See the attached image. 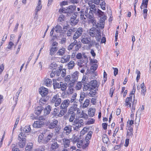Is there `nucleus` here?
<instances>
[{"label": "nucleus", "instance_id": "obj_1", "mask_svg": "<svg viewBox=\"0 0 151 151\" xmlns=\"http://www.w3.org/2000/svg\"><path fill=\"white\" fill-rule=\"evenodd\" d=\"M39 91L42 96L40 100L39 103L40 105L42 106L46 103L49 99V97L47 96L48 91V89L42 86L39 89Z\"/></svg>", "mask_w": 151, "mask_h": 151}, {"label": "nucleus", "instance_id": "obj_2", "mask_svg": "<svg viewBox=\"0 0 151 151\" xmlns=\"http://www.w3.org/2000/svg\"><path fill=\"white\" fill-rule=\"evenodd\" d=\"M76 9V6L73 4L70 5L66 8L62 7L59 9V12L60 14H66L67 16H69L74 12Z\"/></svg>", "mask_w": 151, "mask_h": 151}, {"label": "nucleus", "instance_id": "obj_3", "mask_svg": "<svg viewBox=\"0 0 151 151\" xmlns=\"http://www.w3.org/2000/svg\"><path fill=\"white\" fill-rule=\"evenodd\" d=\"M88 33L91 37H95L97 41H100L101 39V35L100 30L93 27L89 30Z\"/></svg>", "mask_w": 151, "mask_h": 151}, {"label": "nucleus", "instance_id": "obj_4", "mask_svg": "<svg viewBox=\"0 0 151 151\" xmlns=\"http://www.w3.org/2000/svg\"><path fill=\"white\" fill-rule=\"evenodd\" d=\"M45 118L43 116H40L37 121L34 122L33 124L34 128H40L43 127L45 124Z\"/></svg>", "mask_w": 151, "mask_h": 151}, {"label": "nucleus", "instance_id": "obj_5", "mask_svg": "<svg viewBox=\"0 0 151 151\" xmlns=\"http://www.w3.org/2000/svg\"><path fill=\"white\" fill-rule=\"evenodd\" d=\"M61 102V99L59 96L58 94H56L54 95L51 100V102L55 103V106L56 107L59 106Z\"/></svg>", "mask_w": 151, "mask_h": 151}, {"label": "nucleus", "instance_id": "obj_6", "mask_svg": "<svg viewBox=\"0 0 151 151\" xmlns=\"http://www.w3.org/2000/svg\"><path fill=\"white\" fill-rule=\"evenodd\" d=\"M85 141L84 139H81V138L79 140L77 143V145L78 148H84L87 147L89 144L88 142L85 143Z\"/></svg>", "mask_w": 151, "mask_h": 151}, {"label": "nucleus", "instance_id": "obj_7", "mask_svg": "<svg viewBox=\"0 0 151 151\" xmlns=\"http://www.w3.org/2000/svg\"><path fill=\"white\" fill-rule=\"evenodd\" d=\"M106 19V17L105 16L101 17L99 20V23L97 22L96 25H95V28L96 27L98 29H103L104 28L105 21Z\"/></svg>", "mask_w": 151, "mask_h": 151}, {"label": "nucleus", "instance_id": "obj_8", "mask_svg": "<svg viewBox=\"0 0 151 151\" xmlns=\"http://www.w3.org/2000/svg\"><path fill=\"white\" fill-rule=\"evenodd\" d=\"M83 32V30L82 28L80 27L78 28L76 30L73 36V39L74 40H76L81 35Z\"/></svg>", "mask_w": 151, "mask_h": 151}, {"label": "nucleus", "instance_id": "obj_9", "mask_svg": "<svg viewBox=\"0 0 151 151\" xmlns=\"http://www.w3.org/2000/svg\"><path fill=\"white\" fill-rule=\"evenodd\" d=\"M78 73L77 71L75 72L71 76V83H70V86H73V83L76 82L78 78Z\"/></svg>", "mask_w": 151, "mask_h": 151}, {"label": "nucleus", "instance_id": "obj_10", "mask_svg": "<svg viewBox=\"0 0 151 151\" xmlns=\"http://www.w3.org/2000/svg\"><path fill=\"white\" fill-rule=\"evenodd\" d=\"M84 11L85 10L79 12H76L74 13L73 14L76 17H79L81 19L84 20L86 19V18L84 17Z\"/></svg>", "mask_w": 151, "mask_h": 151}, {"label": "nucleus", "instance_id": "obj_11", "mask_svg": "<svg viewBox=\"0 0 151 151\" xmlns=\"http://www.w3.org/2000/svg\"><path fill=\"white\" fill-rule=\"evenodd\" d=\"M70 101L68 99L65 100L63 101L60 106V109H67V107L69 106Z\"/></svg>", "mask_w": 151, "mask_h": 151}, {"label": "nucleus", "instance_id": "obj_12", "mask_svg": "<svg viewBox=\"0 0 151 151\" xmlns=\"http://www.w3.org/2000/svg\"><path fill=\"white\" fill-rule=\"evenodd\" d=\"M72 127V126L69 125H67L64 127L63 129L64 132L66 135H68L71 133Z\"/></svg>", "mask_w": 151, "mask_h": 151}, {"label": "nucleus", "instance_id": "obj_13", "mask_svg": "<svg viewBox=\"0 0 151 151\" xmlns=\"http://www.w3.org/2000/svg\"><path fill=\"white\" fill-rule=\"evenodd\" d=\"M89 83L91 86V87L93 88V89H96L97 91L98 90V88L99 85H98L97 81L96 80L91 81Z\"/></svg>", "mask_w": 151, "mask_h": 151}, {"label": "nucleus", "instance_id": "obj_14", "mask_svg": "<svg viewBox=\"0 0 151 151\" xmlns=\"http://www.w3.org/2000/svg\"><path fill=\"white\" fill-rule=\"evenodd\" d=\"M53 143L52 144L50 148L52 150H55L57 149L59 147V145L58 144L56 139H54L52 140Z\"/></svg>", "mask_w": 151, "mask_h": 151}, {"label": "nucleus", "instance_id": "obj_15", "mask_svg": "<svg viewBox=\"0 0 151 151\" xmlns=\"http://www.w3.org/2000/svg\"><path fill=\"white\" fill-rule=\"evenodd\" d=\"M58 122L57 120L54 119L52 122L50 123L48 125V128L50 129H54L58 125Z\"/></svg>", "mask_w": 151, "mask_h": 151}, {"label": "nucleus", "instance_id": "obj_16", "mask_svg": "<svg viewBox=\"0 0 151 151\" xmlns=\"http://www.w3.org/2000/svg\"><path fill=\"white\" fill-rule=\"evenodd\" d=\"M68 116L69 117V122H73L75 119L76 113L75 112H68Z\"/></svg>", "mask_w": 151, "mask_h": 151}, {"label": "nucleus", "instance_id": "obj_17", "mask_svg": "<svg viewBox=\"0 0 151 151\" xmlns=\"http://www.w3.org/2000/svg\"><path fill=\"white\" fill-rule=\"evenodd\" d=\"M82 56H83V57L82 58V60H83V58H84V60H80V62L78 63V65H79L80 63L81 64H82L83 63H84L85 65H86L88 62V58L87 56L85 55V53H83Z\"/></svg>", "mask_w": 151, "mask_h": 151}, {"label": "nucleus", "instance_id": "obj_18", "mask_svg": "<svg viewBox=\"0 0 151 151\" xmlns=\"http://www.w3.org/2000/svg\"><path fill=\"white\" fill-rule=\"evenodd\" d=\"M43 109L44 108L42 106H38L35 108V113L36 115H39L40 114Z\"/></svg>", "mask_w": 151, "mask_h": 151}, {"label": "nucleus", "instance_id": "obj_19", "mask_svg": "<svg viewBox=\"0 0 151 151\" xmlns=\"http://www.w3.org/2000/svg\"><path fill=\"white\" fill-rule=\"evenodd\" d=\"M18 140L19 147L21 148H23L25 145L26 139H18Z\"/></svg>", "mask_w": 151, "mask_h": 151}, {"label": "nucleus", "instance_id": "obj_20", "mask_svg": "<svg viewBox=\"0 0 151 151\" xmlns=\"http://www.w3.org/2000/svg\"><path fill=\"white\" fill-rule=\"evenodd\" d=\"M91 38L89 37H82L81 40V42L84 44H89L91 41Z\"/></svg>", "mask_w": 151, "mask_h": 151}, {"label": "nucleus", "instance_id": "obj_21", "mask_svg": "<svg viewBox=\"0 0 151 151\" xmlns=\"http://www.w3.org/2000/svg\"><path fill=\"white\" fill-rule=\"evenodd\" d=\"M95 15L98 17H100V18L105 16L106 17V16L104 14V12L99 9H98Z\"/></svg>", "mask_w": 151, "mask_h": 151}, {"label": "nucleus", "instance_id": "obj_22", "mask_svg": "<svg viewBox=\"0 0 151 151\" xmlns=\"http://www.w3.org/2000/svg\"><path fill=\"white\" fill-rule=\"evenodd\" d=\"M70 55L64 56L61 58V62L63 63H66L70 60Z\"/></svg>", "mask_w": 151, "mask_h": 151}, {"label": "nucleus", "instance_id": "obj_23", "mask_svg": "<svg viewBox=\"0 0 151 151\" xmlns=\"http://www.w3.org/2000/svg\"><path fill=\"white\" fill-rule=\"evenodd\" d=\"M51 107L50 105L46 106L44 110V115L46 116L49 114L51 110Z\"/></svg>", "mask_w": 151, "mask_h": 151}, {"label": "nucleus", "instance_id": "obj_24", "mask_svg": "<svg viewBox=\"0 0 151 151\" xmlns=\"http://www.w3.org/2000/svg\"><path fill=\"white\" fill-rule=\"evenodd\" d=\"M60 86H60V88H61V90L65 92L68 87L67 83L60 82Z\"/></svg>", "mask_w": 151, "mask_h": 151}, {"label": "nucleus", "instance_id": "obj_25", "mask_svg": "<svg viewBox=\"0 0 151 151\" xmlns=\"http://www.w3.org/2000/svg\"><path fill=\"white\" fill-rule=\"evenodd\" d=\"M93 88L91 87V86L89 83H86L84 85L83 88V91H86L87 90L90 91L91 90H93Z\"/></svg>", "mask_w": 151, "mask_h": 151}, {"label": "nucleus", "instance_id": "obj_26", "mask_svg": "<svg viewBox=\"0 0 151 151\" xmlns=\"http://www.w3.org/2000/svg\"><path fill=\"white\" fill-rule=\"evenodd\" d=\"M20 130L21 132H24L28 133L30 132L31 130L30 126H25L24 128L21 127Z\"/></svg>", "mask_w": 151, "mask_h": 151}, {"label": "nucleus", "instance_id": "obj_27", "mask_svg": "<svg viewBox=\"0 0 151 151\" xmlns=\"http://www.w3.org/2000/svg\"><path fill=\"white\" fill-rule=\"evenodd\" d=\"M33 146L32 143H28L25 147V151H32Z\"/></svg>", "mask_w": 151, "mask_h": 151}, {"label": "nucleus", "instance_id": "obj_28", "mask_svg": "<svg viewBox=\"0 0 151 151\" xmlns=\"http://www.w3.org/2000/svg\"><path fill=\"white\" fill-rule=\"evenodd\" d=\"M64 146L65 148L69 147L70 142V140L69 139L64 138L63 140Z\"/></svg>", "mask_w": 151, "mask_h": 151}, {"label": "nucleus", "instance_id": "obj_29", "mask_svg": "<svg viewBox=\"0 0 151 151\" xmlns=\"http://www.w3.org/2000/svg\"><path fill=\"white\" fill-rule=\"evenodd\" d=\"M27 137V134L24 132H22L19 134L18 139H26L25 138Z\"/></svg>", "mask_w": 151, "mask_h": 151}, {"label": "nucleus", "instance_id": "obj_30", "mask_svg": "<svg viewBox=\"0 0 151 151\" xmlns=\"http://www.w3.org/2000/svg\"><path fill=\"white\" fill-rule=\"evenodd\" d=\"M53 85L54 89L56 88H60V83H58L55 80H53Z\"/></svg>", "mask_w": 151, "mask_h": 151}, {"label": "nucleus", "instance_id": "obj_31", "mask_svg": "<svg viewBox=\"0 0 151 151\" xmlns=\"http://www.w3.org/2000/svg\"><path fill=\"white\" fill-rule=\"evenodd\" d=\"M53 136V134L52 133H51L48 135V136L46 138V139L43 143V144H47L48 142L50 140Z\"/></svg>", "mask_w": 151, "mask_h": 151}, {"label": "nucleus", "instance_id": "obj_32", "mask_svg": "<svg viewBox=\"0 0 151 151\" xmlns=\"http://www.w3.org/2000/svg\"><path fill=\"white\" fill-rule=\"evenodd\" d=\"M92 134L93 132L91 131H89L88 132L85 138V142H86L89 143V140L91 139Z\"/></svg>", "mask_w": 151, "mask_h": 151}, {"label": "nucleus", "instance_id": "obj_33", "mask_svg": "<svg viewBox=\"0 0 151 151\" xmlns=\"http://www.w3.org/2000/svg\"><path fill=\"white\" fill-rule=\"evenodd\" d=\"M58 50L57 47H52L50 50V55L51 56L53 55Z\"/></svg>", "mask_w": 151, "mask_h": 151}, {"label": "nucleus", "instance_id": "obj_34", "mask_svg": "<svg viewBox=\"0 0 151 151\" xmlns=\"http://www.w3.org/2000/svg\"><path fill=\"white\" fill-rule=\"evenodd\" d=\"M52 81L51 79L47 78L44 81L45 85L47 86H50L52 85Z\"/></svg>", "mask_w": 151, "mask_h": 151}, {"label": "nucleus", "instance_id": "obj_35", "mask_svg": "<svg viewBox=\"0 0 151 151\" xmlns=\"http://www.w3.org/2000/svg\"><path fill=\"white\" fill-rule=\"evenodd\" d=\"M81 138L80 136H76L75 135H73L71 139L74 143L76 142L77 143Z\"/></svg>", "mask_w": 151, "mask_h": 151}, {"label": "nucleus", "instance_id": "obj_36", "mask_svg": "<svg viewBox=\"0 0 151 151\" xmlns=\"http://www.w3.org/2000/svg\"><path fill=\"white\" fill-rule=\"evenodd\" d=\"M96 89H93V90H90V91L88 95L89 96L93 97L96 95L97 92H96Z\"/></svg>", "mask_w": 151, "mask_h": 151}, {"label": "nucleus", "instance_id": "obj_37", "mask_svg": "<svg viewBox=\"0 0 151 151\" xmlns=\"http://www.w3.org/2000/svg\"><path fill=\"white\" fill-rule=\"evenodd\" d=\"M65 49L63 47L59 49L57 52V55H58L62 56L65 53Z\"/></svg>", "mask_w": 151, "mask_h": 151}, {"label": "nucleus", "instance_id": "obj_38", "mask_svg": "<svg viewBox=\"0 0 151 151\" xmlns=\"http://www.w3.org/2000/svg\"><path fill=\"white\" fill-rule=\"evenodd\" d=\"M78 105L76 104H75L73 105L70 107V110L68 111L71 112H74L76 111L77 110Z\"/></svg>", "mask_w": 151, "mask_h": 151}, {"label": "nucleus", "instance_id": "obj_39", "mask_svg": "<svg viewBox=\"0 0 151 151\" xmlns=\"http://www.w3.org/2000/svg\"><path fill=\"white\" fill-rule=\"evenodd\" d=\"M95 109L92 108L90 109L88 111V114L90 117H93L95 114Z\"/></svg>", "mask_w": 151, "mask_h": 151}, {"label": "nucleus", "instance_id": "obj_40", "mask_svg": "<svg viewBox=\"0 0 151 151\" xmlns=\"http://www.w3.org/2000/svg\"><path fill=\"white\" fill-rule=\"evenodd\" d=\"M75 66L74 61H70L68 64V66L69 69H73Z\"/></svg>", "mask_w": 151, "mask_h": 151}, {"label": "nucleus", "instance_id": "obj_41", "mask_svg": "<svg viewBox=\"0 0 151 151\" xmlns=\"http://www.w3.org/2000/svg\"><path fill=\"white\" fill-rule=\"evenodd\" d=\"M89 102L90 100L89 99H86L83 104L82 108L83 109H85L87 107L89 104Z\"/></svg>", "mask_w": 151, "mask_h": 151}, {"label": "nucleus", "instance_id": "obj_42", "mask_svg": "<svg viewBox=\"0 0 151 151\" xmlns=\"http://www.w3.org/2000/svg\"><path fill=\"white\" fill-rule=\"evenodd\" d=\"M54 30L56 32L60 33L62 31V27L60 25H57L54 28Z\"/></svg>", "mask_w": 151, "mask_h": 151}, {"label": "nucleus", "instance_id": "obj_43", "mask_svg": "<svg viewBox=\"0 0 151 151\" xmlns=\"http://www.w3.org/2000/svg\"><path fill=\"white\" fill-rule=\"evenodd\" d=\"M58 19V22H62L64 21L65 19V15L61 14Z\"/></svg>", "mask_w": 151, "mask_h": 151}, {"label": "nucleus", "instance_id": "obj_44", "mask_svg": "<svg viewBox=\"0 0 151 151\" xmlns=\"http://www.w3.org/2000/svg\"><path fill=\"white\" fill-rule=\"evenodd\" d=\"M62 109L61 110L59 114V116L60 117L62 116L63 115H64L67 112V109Z\"/></svg>", "mask_w": 151, "mask_h": 151}, {"label": "nucleus", "instance_id": "obj_45", "mask_svg": "<svg viewBox=\"0 0 151 151\" xmlns=\"http://www.w3.org/2000/svg\"><path fill=\"white\" fill-rule=\"evenodd\" d=\"M59 110L55 108L52 113V115L53 117H57L58 116H59Z\"/></svg>", "mask_w": 151, "mask_h": 151}, {"label": "nucleus", "instance_id": "obj_46", "mask_svg": "<svg viewBox=\"0 0 151 151\" xmlns=\"http://www.w3.org/2000/svg\"><path fill=\"white\" fill-rule=\"evenodd\" d=\"M42 6L41 1L39 0L37 4V6L36 7L35 10L38 11H40L41 9Z\"/></svg>", "mask_w": 151, "mask_h": 151}, {"label": "nucleus", "instance_id": "obj_47", "mask_svg": "<svg viewBox=\"0 0 151 151\" xmlns=\"http://www.w3.org/2000/svg\"><path fill=\"white\" fill-rule=\"evenodd\" d=\"M102 140L104 143L108 144L109 139L107 136L106 135H104L103 136Z\"/></svg>", "mask_w": 151, "mask_h": 151}, {"label": "nucleus", "instance_id": "obj_48", "mask_svg": "<svg viewBox=\"0 0 151 151\" xmlns=\"http://www.w3.org/2000/svg\"><path fill=\"white\" fill-rule=\"evenodd\" d=\"M20 93H19L18 92H17V93H16V94L15 96H14V97H13V99H14V98H15V103L14 104V106H16V105L17 104V102H18V98L19 95Z\"/></svg>", "mask_w": 151, "mask_h": 151}, {"label": "nucleus", "instance_id": "obj_49", "mask_svg": "<svg viewBox=\"0 0 151 151\" xmlns=\"http://www.w3.org/2000/svg\"><path fill=\"white\" fill-rule=\"evenodd\" d=\"M89 19V23L92 24L93 26L95 27V25H96V23H97L96 21L94 19V17H93V18H91V19Z\"/></svg>", "mask_w": 151, "mask_h": 151}, {"label": "nucleus", "instance_id": "obj_50", "mask_svg": "<svg viewBox=\"0 0 151 151\" xmlns=\"http://www.w3.org/2000/svg\"><path fill=\"white\" fill-rule=\"evenodd\" d=\"M94 12H92L89 11L88 16H87L86 17L88 18L89 19L93 18L94 17Z\"/></svg>", "mask_w": 151, "mask_h": 151}, {"label": "nucleus", "instance_id": "obj_51", "mask_svg": "<svg viewBox=\"0 0 151 151\" xmlns=\"http://www.w3.org/2000/svg\"><path fill=\"white\" fill-rule=\"evenodd\" d=\"M82 86L81 82H79L77 83L76 87V89L77 90H79L81 88Z\"/></svg>", "mask_w": 151, "mask_h": 151}, {"label": "nucleus", "instance_id": "obj_52", "mask_svg": "<svg viewBox=\"0 0 151 151\" xmlns=\"http://www.w3.org/2000/svg\"><path fill=\"white\" fill-rule=\"evenodd\" d=\"M141 88L142 89L141 93V94L142 96H144L145 95L146 92V87H141Z\"/></svg>", "mask_w": 151, "mask_h": 151}, {"label": "nucleus", "instance_id": "obj_53", "mask_svg": "<svg viewBox=\"0 0 151 151\" xmlns=\"http://www.w3.org/2000/svg\"><path fill=\"white\" fill-rule=\"evenodd\" d=\"M98 66L96 64H95L91 66V69L92 72L96 70Z\"/></svg>", "mask_w": 151, "mask_h": 151}, {"label": "nucleus", "instance_id": "obj_54", "mask_svg": "<svg viewBox=\"0 0 151 151\" xmlns=\"http://www.w3.org/2000/svg\"><path fill=\"white\" fill-rule=\"evenodd\" d=\"M77 17L75 16H73V18L71 17L70 19V22L72 23L73 25H75L76 24V22H74V21L75 20Z\"/></svg>", "mask_w": 151, "mask_h": 151}, {"label": "nucleus", "instance_id": "obj_55", "mask_svg": "<svg viewBox=\"0 0 151 151\" xmlns=\"http://www.w3.org/2000/svg\"><path fill=\"white\" fill-rule=\"evenodd\" d=\"M45 146H40L35 150V151H45Z\"/></svg>", "mask_w": 151, "mask_h": 151}, {"label": "nucleus", "instance_id": "obj_56", "mask_svg": "<svg viewBox=\"0 0 151 151\" xmlns=\"http://www.w3.org/2000/svg\"><path fill=\"white\" fill-rule=\"evenodd\" d=\"M101 8L103 10H105L106 9V3L105 1H103L100 4Z\"/></svg>", "mask_w": 151, "mask_h": 151}, {"label": "nucleus", "instance_id": "obj_57", "mask_svg": "<svg viewBox=\"0 0 151 151\" xmlns=\"http://www.w3.org/2000/svg\"><path fill=\"white\" fill-rule=\"evenodd\" d=\"M43 137L41 135H40L38 137V141L40 143H43L45 141H43Z\"/></svg>", "mask_w": 151, "mask_h": 151}, {"label": "nucleus", "instance_id": "obj_58", "mask_svg": "<svg viewBox=\"0 0 151 151\" xmlns=\"http://www.w3.org/2000/svg\"><path fill=\"white\" fill-rule=\"evenodd\" d=\"M19 118H17L16 119V120L15 122V124H14V128L13 129V132H12V134L13 133L14 130L16 128L17 125L18 124V122L19 121Z\"/></svg>", "mask_w": 151, "mask_h": 151}, {"label": "nucleus", "instance_id": "obj_59", "mask_svg": "<svg viewBox=\"0 0 151 151\" xmlns=\"http://www.w3.org/2000/svg\"><path fill=\"white\" fill-rule=\"evenodd\" d=\"M56 66V64L55 63H52L50 65V68L51 69H56L55 68V67Z\"/></svg>", "mask_w": 151, "mask_h": 151}, {"label": "nucleus", "instance_id": "obj_60", "mask_svg": "<svg viewBox=\"0 0 151 151\" xmlns=\"http://www.w3.org/2000/svg\"><path fill=\"white\" fill-rule=\"evenodd\" d=\"M71 77L69 75H68L65 78V81L67 82V83L69 81H70L71 82Z\"/></svg>", "mask_w": 151, "mask_h": 151}, {"label": "nucleus", "instance_id": "obj_61", "mask_svg": "<svg viewBox=\"0 0 151 151\" xmlns=\"http://www.w3.org/2000/svg\"><path fill=\"white\" fill-rule=\"evenodd\" d=\"M74 46H75V43H71L68 46V49L69 50H71Z\"/></svg>", "mask_w": 151, "mask_h": 151}, {"label": "nucleus", "instance_id": "obj_62", "mask_svg": "<svg viewBox=\"0 0 151 151\" xmlns=\"http://www.w3.org/2000/svg\"><path fill=\"white\" fill-rule=\"evenodd\" d=\"M54 128H55V133L56 134L58 133L60 129V128L59 127V126L58 125H57Z\"/></svg>", "mask_w": 151, "mask_h": 151}, {"label": "nucleus", "instance_id": "obj_63", "mask_svg": "<svg viewBox=\"0 0 151 151\" xmlns=\"http://www.w3.org/2000/svg\"><path fill=\"white\" fill-rule=\"evenodd\" d=\"M81 127L80 125H78L76 126L73 127V128L74 130L76 131H78L80 130V128Z\"/></svg>", "mask_w": 151, "mask_h": 151}, {"label": "nucleus", "instance_id": "obj_64", "mask_svg": "<svg viewBox=\"0 0 151 151\" xmlns=\"http://www.w3.org/2000/svg\"><path fill=\"white\" fill-rule=\"evenodd\" d=\"M133 135V132L127 131V137L129 138L130 136L132 137Z\"/></svg>", "mask_w": 151, "mask_h": 151}]
</instances>
